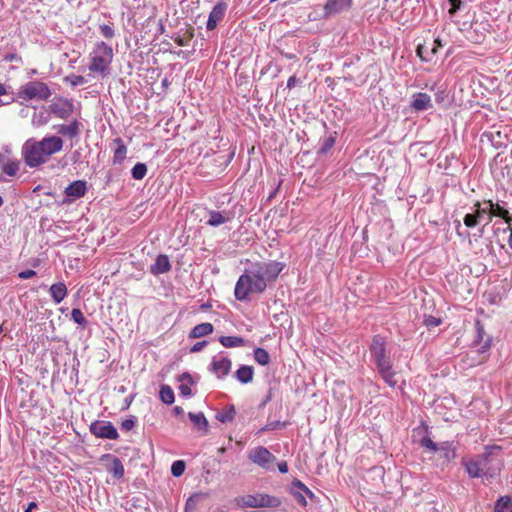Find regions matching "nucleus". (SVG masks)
I'll return each instance as SVG.
<instances>
[{"instance_id": "obj_1", "label": "nucleus", "mask_w": 512, "mask_h": 512, "mask_svg": "<svg viewBox=\"0 0 512 512\" xmlns=\"http://www.w3.org/2000/svg\"><path fill=\"white\" fill-rule=\"evenodd\" d=\"M369 351L371 361L373 362L380 377L387 385L395 387L397 385V381L394 379L396 372L393 368V361L390 353L387 350L385 337L380 334L375 335L372 339Z\"/></svg>"}, {"instance_id": "obj_2", "label": "nucleus", "mask_w": 512, "mask_h": 512, "mask_svg": "<svg viewBox=\"0 0 512 512\" xmlns=\"http://www.w3.org/2000/svg\"><path fill=\"white\" fill-rule=\"evenodd\" d=\"M266 287L267 284L256 273V269L252 265L250 269H246L239 277L235 285L234 295L237 300L244 301L248 298L249 294L263 293Z\"/></svg>"}, {"instance_id": "obj_3", "label": "nucleus", "mask_w": 512, "mask_h": 512, "mask_svg": "<svg viewBox=\"0 0 512 512\" xmlns=\"http://www.w3.org/2000/svg\"><path fill=\"white\" fill-rule=\"evenodd\" d=\"M89 71L106 77L110 74V65L113 60V49L105 42H97L90 53Z\"/></svg>"}, {"instance_id": "obj_4", "label": "nucleus", "mask_w": 512, "mask_h": 512, "mask_svg": "<svg viewBox=\"0 0 512 512\" xmlns=\"http://www.w3.org/2000/svg\"><path fill=\"white\" fill-rule=\"evenodd\" d=\"M502 449L499 446L486 447L479 457L483 468L484 478L493 479L500 474L503 468Z\"/></svg>"}, {"instance_id": "obj_5", "label": "nucleus", "mask_w": 512, "mask_h": 512, "mask_svg": "<svg viewBox=\"0 0 512 512\" xmlns=\"http://www.w3.org/2000/svg\"><path fill=\"white\" fill-rule=\"evenodd\" d=\"M17 95L25 101L47 100L51 96V91L44 82L30 81L20 87Z\"/></svg>"}, {"instance_id": "obj_6", "label": "nucleus", "mask_w": 512, "mask_h": 512, "mask_svg": "<svg viewBox=\"0 0 512 512\" xmlns=\"http://www.w3.org/2000/svg\"><path fill=\"white\" fill-rule=\"evenodd\" d=\"M22 156L25 164L30 168H36L47 161L42 147L35 139H28L22 146Z\"/></svg>"}, {"instance_id": "obj_7", "label": "nucleus", "mask_w": 512, "mask_h": 512, "mask_svg": "<svg viewBox=\"0 0 512 512\" xmlns=\"http://www.w3.org/2000/svg\"><path fill=\"white\" fill-rule=\"evenodd\" d=\"M242 504L250 508H277L282 504L280 498L268 494L246 495L242 498Z\"/></svg>"}, {"instance_id": "obj_8", "label": "nucleus", "mask_w": 512, "mask_h": 512, "mask_svg": "<svg viewBox=\"0 0 512 512\" xmlns=\"http://www.w3.org/2000/svg\"><path fill=\"white\" fill-rule=\"evenodd\" d=\"M256 273L268 285L269 282L275 281L284 268V264L277 261L257 262L253 264Z\"/></svg>"}, {"instance_id": "obj_9", "label": "nucleus", "mask_w": 512, "mask_h": 512, "mask_svg": "<svg viewBox=\"0 0 512 512\" xmlns=\"http://www.w3.org/2000/svg\"><path fill=\"white\" fill-rule=\"evenodd\" d=\"M256 273L268 285L269 282L275 281L284 268V264L277 261L257 262L253 264Z\"/></svg>"}, {"instance_id": "obj_10", "label": "nucleus", "mask_w": 512, "mask_h": 512, "mask_svg": "<svg viewBox=\"0 0 512 512\" xmlns=\"http://www.w3.org/2000/svg\"><path fill=\"white\" fill-rule=\"evenodd\" d=\"M248 459L259 467L269 470L272 469L276 457L264 446H257L247 454Z\"/></svg>"}, {"instance_id": "obj_11", "label": "nucleus", "mask_w": 512, "mask_h": 512, "mask_svg": "<svg viewBox=\"0 0 512 512\" xmlns=\"http://www.w3.org/2000/svg\"><path fill=\"white\" fill-rule=\"evenodd\" d=\"M89 430L97 438L117 440L119 434L110 421L96 420L90 424Z\"/></svg>"}, {"instance_id": "obj_12", "label": "nucleus", "mask_w": 512, "mask_h": 512, "mask_svg": "<svg viewBox=\"0 0 512 512\" xmlns=\"http://www.w3.org/2000/svg\"><path fill=\"white\" fill-rule=\"evenodd\" d=\"M475 330L476 334L473 340V346H479L477 353L484 354L490 349L492 339L486 334L484 326L479 320L475 322Z\"/></svg>"}, {"instance_id": "obj_13", "label": "nucleus", "mask_w": 512, "mask_h": 512, "mask_svg": "<svg viewBox=\"0 0 512 512\" xmlns=\"http://www.w3.org/2000/svg\"><path fill=\"white\" fill-rule=\"evenodd\" d=\"M227 7L228 5L224 0H219L212 8L206 23L208 31H212L217 27L218 23L224 18Z\"/></svg>"}, {"instance_id": "obj_14", "label": "nucleus", "mask_w": 512, "mask_h": 512, "mask_svg": "<svg viewBox=\"0 0 512 512\" xmlns=\"http://www.w3.org/2000/svg\"><path fill=\"white\" fill-rule=\"evenodd\" d=\"M51 112L60 119L69 118L74 111V105L69 99H59L50 105Z\"/></svg>"}, {"instance_id": "obj_15", "label": "nucleus", "mask_w": 512, "mask_h": 512, "mask_svg": "<svg viewBox=\"0 0 512 512\" xmlns=\"http://www.w3.org/2000/svg\"><path fill=\"white\" fill-rule=\"evenodd\" d=\"M38 143L47 158L61 151L63 148V140L58 136L44 137L42 140L38 141Z\"/></svg>"}, {"instance_id": "obj_16", "label": "nucleus", "mask_w": 512, "mask_h": 512, "mask_svg": "<svg viewBox=\"0 0 512 512\" xmlns=\"http://www.w3.org/2000/svg\"><path fill=\"white\" fill-rule=\"evenodd\" d=\"M352 0H328L324 5L323 18L327 19L331 15L342 12L350 8Z\"/></svg>"}, {"instance_id": "obj_17", "label": "nucleus", "mask_w": 512, "mask_h": 512, "mask_svg": "<svg viewBox=\"0 0 512 512\" xmlns=\"http://www.w3.org/2000/svg\"><path fill=\"white\" fill-rule=\"evenodd\" d=\"M410 107L415 111H426L433 107L431 97L427 93L417 92L412 95Z\"/></svg>"}, {"instance_id": "obj_18", "label": "nucleus", "mask_w": 512, "mask_h": 512, "mask_svg": "<svg viewBox=\"0 0 512 512\" xmlns=\"http://www.w3.org/2000/svg\"><path fill=\"white\" fill-rule=\"evenodd\" d=\"M232 362L227 357L220 359L213 358L210 364V370L217 375L218 378L227 376L230 373Z\"/></svg>"}, {"instance_id": "obj_19", "label": "nucleus", "mask_w": 512, "mask_h": 512, "mask_svg": "<svg viewBox=\"0 0 512 512\" xmlns=\"http://www.w3.org/2000/svg\"><path fill=\"white\" fill-rule=\"evenodd\" d=\"M82 124L78 120H73L69 124H61L57 127V133L70 139L80 135Z\"/></svg>"}, {"instance_id": "obj_20", "label": "nucleus", "mask_w": 512, "mask_h": 512, "mask_svg": "<svg viewBox=\"0 0 512 512\" xmlns=\"http://www.w3.org/2000/svg\"><path fill=\"white\" fill-rule=\"evenodd\" d=\"M87 192V183L84 180H75L70 183L64 190V193L68 197L78 199L83 197Z\"/></svg>"}, {"instance_id": "obj_21", "label": "nucleus", "mask_w": 512, "mask_h": 512, "mask_svg": "<svg viewBox=\"0 0 512 512\" xmlns=\"http://www.w3.org/2000/svg\"><path fill=\"white\" fill-rule=\"evenodd\" d=\"M171 270V264L169 258L165 254H160L155 259L153 265L150 266V273L157 276L160 274L167 273Z\"/></svg>"}, {"instance_id": "obj_22", "label": "nucleus", "mask_w": 512, "mask_h": 512, "mask_svg": "<svg viewBox=\"0 0 512 512\" xmlns=\"http://www.w3.org/2000/svg\"><path fill=\"white\" fill-rule=\"evenodd\" d=\"M209 219L207 220L206 224L211 227H218L228 221L231 220V216L229 213H226L225 211H216L211 210L209 211Z\"/></svg>"}, {"instance_id": "obj_23", "label": "nucleus", "mask_w": 512, "mask_h": 512, "mask_svg": "<svg viewBox=\"0 0 512 512\" xmlns=\"http://www.w3.org/2000/svg\"><path fill=\"white\" fill-rule=\"evenodd\" d=\"M443 463H449L456 457L455 446L452 442H443L439 444L438 451Z\"/></svg>"}, {"instance_id": "obj_24", "label": "nucleus", "mask_w": 512, "mask_h": 512, "mask_svg": "<svg viewBox=\"0 0 512 512\" xmlns=\"http://www.w3.org/2000/svg\"><path fill=\"white\" fill-rule=\"evenodd\" d=\"M254 376V368L249 365H241L235 372V378L242 384L252 382Z\"/></svg>"}, {"instance_id": "obj_25", "label": "nucleus", "mask_w": 512, "mask_h": 512, "mask_svg": "<svg viewBox=\"0 0 512 512\" xmlns=\"http://www.w3.org/2000/svg\"><path fill=\"white\" fill-rule=\"evenodd\" d=\"M113 143L116 145L113 155V163L121 164L126 158L127 147L120 137L115 138Z\"/></svg>"}, {"instance_id": "obj_26", "label": "nucleus", "mask_w": 512, "mask_h": 512, "mask_svg": "<svg viewBox=\"0 0 512 512\" xmlns=\"http://www.w3.org/2000/svg\"><path fill=\"white\" fill-rule=\"evenodd\" d=\"M50 295L56 304L61 303L67 296V287L63 282H58L50 287Z\"/></svg>"}, {"instance_id": "obj_27", "label": "nucleus", "mask_w": 512, "mask_h": 512, "mask_svg": "<svg viewBox=\"0 0 512 512\" xmlns=\"http://www.w3.org/2000/svg\"><path fill=\"white\" fill-rule=\"evenodd\" d=\"M105 457L111 458L112 460L111 466L108 468L109 473H111L114 478L121 479L125 473V469L121 460L118 457L112 456L110 454L105 455Z\"/></svg>"}, {"instance_id": "obj_28", "label": "nucleus", "mask_w": 512, "mask_h": 512, "mask_svg": "<svg viewBox=\"0 0 512 512\" xmlns=\"http://www.w3.org/2000/svg\"><path fill=\"white\" fill-rule=\"evenodd\" d=\"M416 53L422 61L430 62L436 54V46H431L430 44H419L417 46Z\"/></svg>"}, {"instance_id": "obj_29", "label": "nucleus", "mask_w": 512, "mask_h": 512, "mask_svg": "<svg viewBox=\"0 0 512 512\" xmlns=\"http://www.w3.org/2000/svg\"><path fill=\"white\" fill-rule=\"evenodd\" d=\"M214 330V327L211 323L205 322L196 325L189 333V338H201L211 334Z\"/></svg>"}, {"instance_id": "obj_30", "label": "nucleus", "mask_w": 512, "mask_h": 512, "mask_svg": "<svg viewBox=\"0 0 512 512\" xmlns=\"http://www.w3.org/2000/svg\"><path fill=\"white\" fill-rule=\"evenodd\" d=\"M464 466H465L466 472L468 473V475L470 477H472V478L484 477V474L482 471L483 468L481 467V462H480L479 457L476 460H471V461L465 462Z\"/></svg>"}, {"instance_id": "obj_31", "label": "nucleus", "mask_w": 512, "mask_h": 512, "mask_svg": "<svg viewBox=\"0 0 512 512\" xmlns=\"http://www.w3.org/2000/svg\"><path fill=\"white\" fill-rule=\"evenodd\" d=\"M493 217H500L509 225L512 222V216L510 215L509 211L502 207L499 203H493V206L490 210L489 221H491Z\"/></svg>"}, {"instance_id": "obj_32", "label": "nucleus", "mask_w": 512, "mask_h": 512, "mask_svg": "<svg viewBox=\"0 0 512 512\" xmlns=\"http://www.w3.org/2000/svg\"><path fill=\"white\" fill-rule=\"evenodd\" d=\"M236 410L234 405H228L216 414V419L221 423L232 422L235 418Z\"/></svg>"}, {"instance_id": "obj_33", "label": "nucleus", "mask_w": 512, "mask_h": 512, "mask_svg": "<svg viewBox=\"0 0 512 512\" xmlns=\"http://www.w3.org/2000/svg\"><path fill=\"white\" fill-rule=\"evenodd\" d=\"M218 340L226 348L241 347L245 344V339L240 336H220Z\"/></svg>"}, {"instance_id": "obj_34", "label": "nucleus", "mask_w": 512, "mask_h": 512, "mask_svg": "<svg viewBox=\"0 0 512 512\" xmlns=\"http://www.w3.org/2000/svg\"><path fill=\"white\" fill-rule=\"evenodd\" d=\"M492 206H493L492 200H485V201H483V203H480L479 201H477L474 204V208H475L474 213L476 215H479V220H481L485 215L489 218L490 210H491ZM489 222L490 221L488 220L487 223H489Z\"/></svg>"}, {"instance_id": "obj_35", "label": "nucleus", "mask_w": 512, "mask_h": 512, "mask_svg": "<svg viewBox=\"0 0 512 512\" xmlns=\"http://www.w3.org/2000/svg\"><path fill=\"white\" fill-rule=\"evenodd\" d=\"M188 417L199 430L208 431V421L202 412H189Z\"/></svg>"}, {"instance_id": "obj_36", "label": "nucleus", "mask_w": 512, "mask_h": 512, "mask_svg": "<svg viewBox=\"0 0 512 512\" xmlns=\"http://www.w3.org/2000/svg\"><path fill=\"white\" fill-rule=\"evenodd\" d=\"M253 355L254 360L261 366H266L270 363V355L264 348H255Z\"/></svg>"}, {"instance_id": "obj_37", "label": "nucleus", "mask_w": 512, "mask_h": 512, "mask_svg": "<svg viewBox=\"0 0 512 512\" xmlns=\"http://www.w3.org/2000/svg\"><path fill=\"white\" fill-rule=\"evenodd\" d=\"M160 399L163 403L170 405L174 403L175 396L169 385H162L159 392Z\"/></svg>"}, {"instance_id": "obj_38", "label": "nucleus", "mask_w": 512, "mask_h": 512, "mask_svg": "<svg viewBox=\"0 0 512 512\" xmlns=\"http://www.w3.org/2000/svg\"><path fill=\"white\" fill-rule=\"evenodd\" d=\"M495 512H512V498L501 497L495 504Z\"/></svg>"}, {"instance_id": "obj_39", "label": "nucleus", "mask_w": 512, "mask_h": 512, "mask_svg": "<svg viewBox=\"0 0 512 512\" xmlns=\"http://www.w3.org/2000/svg\"><path fill=\"white\" fill-rule=\"evenodd\" d=\"M71 319L78 324L82 329L88 327L89 322L85 318L83 312L79 308H73L71 311Z\"/></svg>"}, {"instance_id": "obj_40", "label": "nucleus", "mask_w": 512, "mask_h": 512, "mask_svg": "<svg viewBox=\"0 0 512 512\" xmlns=\"http://www.w3.org/2000/svg\"><path fill=\"white\" fill-rule=\"evenodd\" d=\"M147 174V166L145 163H136L131 170L132 178L142 180Z\"/></svg>"}, {"instance_id": "obj_41", "label": "nucleus", "mask_w": 512, "mask_h": 512, "mask_svg": "<svg viewBox=\"0 0 512 512\" xmlns=\"http://www.w3.org/2000/svg\"><path fill=\"white\" fill-rule=\"evenodd\" d=\"M290 494L294 497V499L297 501L298 504L305 507L307 505L306 498L304 496V491L299 490V488H296L294 486V480L291 483V486L289 488Z\"/></svg>"}, {"instance_id": "obj_42", "label": "nucleus", "mask_w": 512, "mask_h": 512, "mask_svg": "<svg viewBox=\"0 0 512 512\" xmlns=\"http://www.w3.org/2000/svg\"><path fill=\"white\" fill-rule=\"evenodd\" d=\"M3 172L8 176H15L19 170L18 160H7L2 166Z\"/></svg>"}, {"instance_id": "obj_43", "label": "nucleus", "mask_w": 512, "mask_h": 512, "mask_svg": "<svg viewBox=\"0 0 512 512\" xmlns=\"http://www.w3.org/2000/svg\"><path fill=\"white\" fill-rule=\"evenodd\" d=\"M186 468V464L183 460L174 461L171 465V474L174 477H180Z\"/></svg>"}, {"instance_id": "obj_44", "label": "nucleus", "mask_w": 512, "mask_h": 512, "mask_svg": "<svg viewBox=\"0 0 512 512\" xmlns=\"http://www.w3.org/2000/svg\"><path fill=\"white\" fill-rule=\"evenodd\" d=\"M334 144H335L334 137H332V136L326 137L325 139H323L318 153L319 154H327L331 150V148L334 146Z\"/></svg>"}, {"instance_id": "obj_45", "label": "nucleus", "mask_w": 512, "mask_h": 512, "mask_svg": "<svg viewBox=\"0 0 512 512\" xmlns=\"http://www.w3.org/2000/svg\"><path fill=\"white\" fill-rule=\"evenodd\" d=\"M463 222L466 227L473 228L480 222L479 215H476L474 212L468 213L464 216Z\"/></svg>"}, {"instance_id": "obj_46", "label": "nucleus", "mask_w": 512, "mask_h": 512, "mask_svg": "<svg viewBox=\"0 0 512 512\" xmlns=\"http://www.w3.org/2000/svg\"><path fill=\"white\" fill-rule=\"evenodd\" d=\"M65 82L70 83L71 86H79L85 84L87 81L81 75L71 74L65 77Z\"/></svg>"}, {"instance_id": "obj_47", "label": "nucleus", "mask_w": 512, "mask_h": 512, "mask_svg": "<svg viewBox=\"0 0 512 512\" xmlns=\"http://www.w3.org/2000/svg\"><path fill=\"white\" fill-rule=\"evenodd\" d=\"M420 444L422 447L430 450L433 453H437L439 444L435 443L431 438L429 437H423L420 441Z\"/></svg>"}, {"instance_id": "obj_48", "label": "nucleus", "mask_w": 512, "mask_h": 512, "mask_svg": "<svg viewBox=\"0 0 512 512\" xmlns=\"http://www.w3.org/2000/svg\"><path fill=\"white\" fill-rule=\"evenodd\" d=\"M136 423L137 418L135 416H130L121 422V429L123 431H130L136 426Z\"/></svg>"}, {"instance_id": "obj_49", "label": "nucleus", "mask_w": 512, "mask_h": 512, "mask_svg": "<svg viewBox=\"0 0 512 512\" xmlns=\"http://www.w3.org/2000/svg\"><path fill=\"white\" fill-rule=\"evenodd\" d=\"M201 498V494H193L188 498L185 505V511L188 512V510H192L196 507L197 503L199 502Z\"/></svg>"}, {"instance_id": "obj_50", "label": "nucleus", "mask_w": 512, "mask_h": 512, "mask_svg": "<svg viewBox=\"0 0 512 512\" xmlns=\"http://www.w3.org/2000/svg\"><path fill=\"white\" fill-rule=\"evenodd\" d=\"M286 426H287L286 422L272 421V422H269L265 427H263L261 429V431H270V430L283 429Z\"/></svg>"}, {"instance_id": "obj_51", "label": "nucleus", "mask_w": 512, "mask_h": 512, "mask_svg": "<svg viewBox=\"0 0 512 512\" xmlns=\"http://www.w3.org/2000/svg\"><path fill=\"white\" fill-rule=\"evenodd\" d=\"M441 323H442V319L441 318H436V317L431 316V315L425 316V318H424V324L428 328L439 326Z\"/></svg>"}, {"instance_id": "obj_52", "label": "nucleus", "mask_w": 512, "mask_h": 512, "mask_svg": "<svg viewBox=\"0 0 512 512\" xmlns=\"http://www.w3.org/2000/svg\"><path fill=\"white\" fill-rule=\"evenodd\" d=\"M489 138V140L491 141L492 145L495 146L496 148H500L501 146L504 145V143L500 140L501 138V133L500 132H497L496 134L494 133H489V134H486Z\"/></svg>"}, {"instance_id": "obj_53", "label": "nucleus", "mask_w": 512, "mask_h": 512, "mask_svg": "<svg viewBox=\"0 0 512 512\" xmlns=\"http://www.w3.org/2000/svg\"><path fill=\"white\" fill-rule=\"evenodd\" d=\"M100 32L107 39H111L115 35L114 29L108 24L100 25Z\"/></svg>"}, {"instance_id": "obj_54", "label": "nucleus", "mask_w": 512, "mask_h": 512, "mask_svg": "<svg viewBox=\"0 0 512 512\" xmlns=\"http://www.w3.org/2000/svg\"><path fill=\"white\" fill-rule=\"evenodd\" d=\"M294 486L304 491V496L307 495L310 498L314 497V493L302 481L294 479Z\"/></svg>"}, {"instance_id": "obj_55", "label": "nucleus", "mask_w": 512, "mask_h": 512, "mask_svg": "<svg viewBox=\"0 0 512 512\" xmlns=\"http://www.w3.org/2000/svg\"><path fill=\"white\" fill-rule=\"evenodd\" d=\"M282 184V180L279 179V180H276L274 179L273 180V185L275 186L273 188V190L269 193L268 197H267V202H270L273 198H275V196L277 195L279 189H280V186Z\"/></svg>"}, {"instance_id": "obj_56", "label": "nucleus", "mask_w": 512, "mask_h": 512, "mask_svg": "<svg viewBox=\"0 0 512 512\" xmlns=\"http://www.w3.org/2000/svg\"><path fill=\"white\" fill-rule=\"evenodd\" d=\"M179 390L183 397H190L192 395L190 384H185L182 382L179 386Z\"/></svg>"}, {"instance_id": "obj_57", "label": "nucleus", "mask_w": 512, "mask_h": 512, "mask_svg": "<svg viewBox=\"0 0 512 512\" xmlns=\"http://www.w3.org/2000/svg\"><path fill=\"white\" fill-rule=\"evenodd\" d=\"M208 342L206 340L200 341L195 343L191 348V353H197L200 352L205 346H207Z\"/></svg>"}, {"instance_id": "obj_58", "label": "nucleus", "mask_w": 512, "mask_h": 512, "mask_svg": "<svg viewBox=\"0 0 512 512\" xmlns=\"http://www.w3.org/2000/svg\"><path fill=\"white\" fill-rule=\"evenodd\" d=\"M35 275H36V271H34L32 269H27V270L21 271L18 274V277L21 279H30V278L34 277Z\"/></svg>"}, {"instance_id": "obj_59", "label": "nucleus", "mask_w": 512, "mask_h": 512, "mask_svg": "<svg viewBox=\"0 0 512 512\" xmlns=\"http://www.w3.org/2000/svg\"><path fill=\"white\" fill-rule=\"evenodd\" d=\"M179 381H181V382H183L185 384H190V385L194 384L193 378H192V376L188 372L182 373L179 376Z\"/></svg>"}, {"instance_id": "obj_60", "label": "nucleus", "mask_w": 512, "mask_h": 512, "mask_svg": "<svg viewBox=\"0 0 512 512\" xmlns=\"http://www.w3.org/2000/svg\"><path fill=\"white\" fill-rule=\"evenodd\" d=\"M4 61H6V62H13V61L22 62V59L16 53H9V54L4 56Z\"/></svg>"}, {"instance_id": "obj_61", "label": "nucleus", "mask_w": 512, "mask_h": 512, "mask_svg": "<svg viewBox=\"0 0 512 512\" xmlns=\"http://www.w3.org/2000/svg\"><path fill=\"white\" fill-rule=\"evenodd\" d=\"M451 3V8L449 10L450 14H454L457 10L460 9L461 0H449Z\"/></svg>"}, {"instance_id": "obj_62", "label": "nucleus", "mask_w": 512, "mask_h": 512, "mask_svg": "<svg viewBox=\"0 0 512 512\" xmlns=\"http://www.w3.org/2000/svg\"><path fill=\"white\" fill-rule=\"evenodd\" d=\"M278 470L280 473L285 474L288 472V464L286 461L278 463Z\"/></svg>"}, {"instance_id": "obj_63", "label": "nucleus", "mask_w": 512, "mask_h": 512, "mask_svg": "<svg viewBox=\"0 0 512 512\" xmlns=\"http://www.w3.org/2000/svg\"><path fill=\"white\" fill-rule=\"evenodd\" d=\"M295 83H296V77L295 76H291V77H289V79L287 81V87L289 89H291V88L294 87Z\"/></svg>"}, {"instance_id": "obj_64", "label": "nucleus", "mask_w": 512, "mask_h": 512, "mask_svg": "<svg viewBox=\"0 0 512 512\" xmlns=\"http://www.w3.org/2000/svg\"><path fill=\"white\" fill-rule=\"evenodd\" d=\"M37 508L36 502H30L24 512H32L33 509Z\"/></svg>"}]
</instances>
